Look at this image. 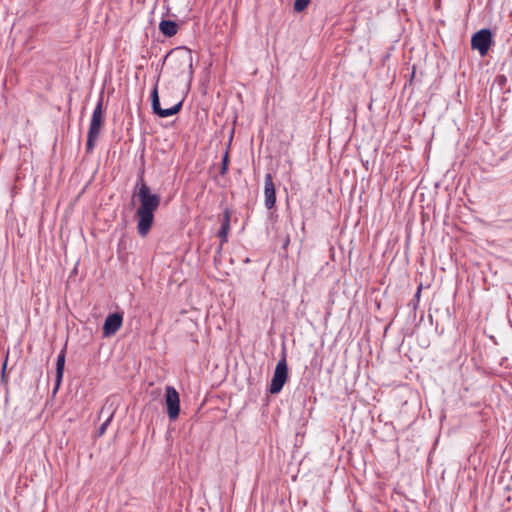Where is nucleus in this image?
I'll list each match as a JSON object with an SVG mask.
<instances>
[{"mask_svg":"<svg viewBox=\"0 0 512 512\" xmlns=\"http://www.w3.org/2000/svg\"><path fill=\"white\" fill-rule=\"evenodd\" d=\"M123 317L119 313L110 314L103 325V334L105 337L114 335L121 327Z\"/></svg>","mask_w":512,"mask_h":512,"instance_id":"obj_8","label":"nucleus"},{"mask_svg":"<svg viewBox=\"0 0 512 512\" xmlns=\"http://www.w3.org/2000/svg\"><path fill=\"white\" fill-rule=\"evenodd\" d=\"M193 63L191 50L185 47H177L166 55L163 66L172 80L181 82L189 88L194 73Z\"/></svg>","mask_w":512,"mask_h":512,"instance_id":"obj_1","label":"nucleus"},{"mask_svg":"<svg viewBox=\"0 0 512 512\" xmlns=\"http://www.w3.org/2000/svg\"><path fill=\"white\" fill-rule=\"evenodd\" d=\"M6 366H7V361H5L4 364H3V372L5 371Z\"/></svg>","mask_w":512,"mask_h":512,"instance_id":"obj_16","label":"nucleus"},{"mask_svg":"<svg viewBox=\"0 0 512 512\" xmlns=\"http://www.w3.org/2000/svg\"><path fill=\"white\" fill-rule=\"evenodd\" d=\"M311 0H295L294 2V10L296 12L303 11L310 3Z\"/></svg>","mask_w":512,"mask_h":512,"instance_id":"obj_13","label":"nucleus"},{"mask_svg":"<svg viewBox=\"0 0 512 512\" xmlns=\"http://www.w3.org/2000/svg\"><path fill=\"white\" fill-rule=\"evenodd\" d=\"M264 196H265V206L268 209L273 208L275 205V202H276V195H275V186L272 181L271 174H266V176H265Z\"/></svg>","mask_w":512,"mask_h":512,"instance_id":"obj_9","label":"nucleus"},{"mask_svg":"<svg viewBox=\"0 0 512 512\" xmlns=\"http://www.w3.org/2000/svg\"><path fill=\"white\" fill-rule=\"evenodd\" d=\"M229 214L228 212L225 213V218H224V222L222 224V227L219 231V236L220 238L222 239L223 242L227 241V235H228V231H229Z\"/></svg>","mask_w":512,"mask_h":512,"instance_id":"obj_12","label":"nucleus"},{"mask_svg":"<svg viewBox=\"0 0 512 512\" xmlns=\"http://www.w3.org/2000/svg\"><path fill=\"white\" fill-rule=\"evenodd\" d=\"M165 403L169 418L175 420L180 412V397L173 386H167L165 389Z\"/></svg>","mask_w":512,"mask_h":512,"instance_id":"obj_6","label":"nucleus"},{"mask_svg":"<svg viewBox=\"0 0 512 512\" xmlns=\"http://www.w3.org/2000/svg\"><path fill=\"white\" fill-rule=\"evenodd\" d=\"M109 422H110V418H108V419H107V420H106V421L101 425V427H100V431H99L100 435H101V434H103V433L105 432V430H106V428H107V426H108Z\"/></svg>","mask_w":512,"mask_h":512,"instance_id":"obj_15","label":"nucleus"},{"mask_svg":"<svg viewBox=\"0 0 512 512\" xmlns=\"http://www.w3.org/2000/svg\"><path fill=\"white\" fill-rule=\"evenodd\" d=\"M64 366H65V353H64V351H61V353L57 357V362H56V379H55L54 392H56L61 385L63 373H64Z\"/></svg>","mask_w":512,"mask_h":512,"instance_id":"obj_10","label":"nucleus"},{"mask_svg":"<svg viewBox=\"0 0 512 512\" xmlns=\"http://www.w3.org/2000/svg\"><path fill=\"white\" fill-rule=\"evenodd\" d=\"M288 378V368L285 357L278 361L271 380L269 391L272 394L279 393Z\"/></svg>","mask_w":512,"mask_h":512,"instance_id":"obj_4","label":"nucleus"},{"mask_svg":"<svg viewBox=\"0 0 512 512\" xmlns=\"http://www.w3.org/2000/svg\"><path fill=\"white\" fill-rule=\"evenodd\" d=\"M137 196L140 205L136 211L138 218L137 230L141 236H146L152 227L154 221V212L160 205V196L152 193L150 188L143 182L136 186Z\"/></svg>","mask_w":512,"mask_h":512,"instance_id":"obj_2","label":"nucleus"},{"mask_svg":"<svg viewBox=\"0 0 512 512\" xmlns=\"http://www.w3.org/2000/svg\"><path fill=\"white\" fill-rule=\"evenodd\" d=\"M103 103L102 99L97 103L90 122V127L88 131V139H87V150L91 151L94 148L95 142L101 132L102 123H103Z\"/></svg>","mask_w":512,"mask_h":512,"instance_id":"obj_3","label":"nucleus"},{"mask_svg":"<svg viewBox=\"0 0 512 512\" xmlns=\"http://www.w3.org/2000/svg\"><path fill=\"white\" fill-rule=\"evenodd\" d=\"M492 43V34L488 29H482L476 32L471 39V46L477 50L481 56H485Z\"/></svg>","mask_w":512,"mask_h":512,"instance_id":"obj_5","label":"nucleus"},{"mask_svg":"<svg viewBox=\"0 0 512 512\" xmlns=\"http://www.w3.org/2000/svg\"><path fill=\"white\" fill-rule=\"evenodd\" d=\"M151 98H152L153 112L162 118H166V117L175 115L176 113H178L180 111L181 106H182V101H178L176 104H174L173 106H171L169 108H164V109L161 108L157 87H155L153 89Z\"/></svg>","mask_w":512,"mask_h":512,"instance_id":"obj_7","label":"nucleus"},{"mask_svg":"<svg viewBox=\"0 0 512 512\" xmlns=\"http://www.w3.org/2000/svg\"><path fill=\"white\" fill-rule=\"evenodd\" d=\"M228 152L225 153L223 159H222V167H221V174H225L228 167Z\"/></svg>","mask_w":512,"mask_h":512,"instance_id":"obj_14","label":"nucleus"},{"mask_svg":"<svg viewBox=\"0 0 512 512\" xmlns=\"http://www.w3.org/2000/svg\"><path fill=\"white\" fill-rule=\"evenodd\" d=\"M159 30L165 36L171 37L177 33V25L173 21L163 20L159 24Z\"/></svg>","mask_w":512,"mask_h":512,"instance_id":"obj_11","label":"nucleus"}]
</instances>
